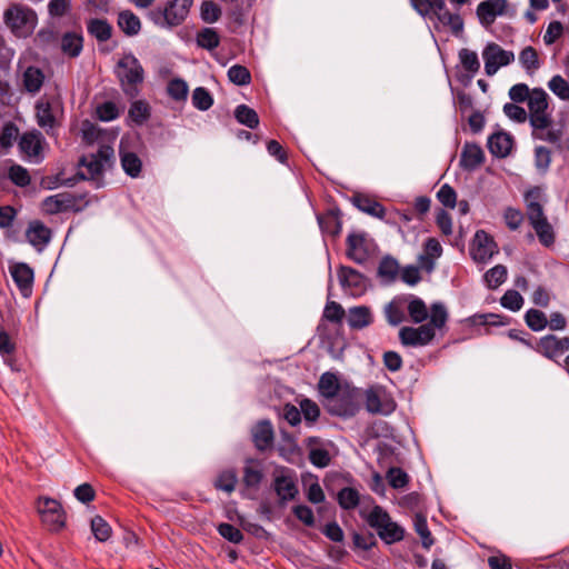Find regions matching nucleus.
<instances>
[{
    "instance_id": "1",
    "label": "nucleus",
    "mask_w": 569,
    "mask_h": 569,
    "mask_svg": "<svg viewBox=\"0 0 569 569\" xmlns=\"http://www.w3.org/2000/svg\"><path fill=\"white\" fill-rule=\"evenodd\" d=\"M528 103V118L532 128V137L549 143H558L561 139V130L552 128V114L549 109V96L541 88L531 90Z\"/></svg>"
},
{
    "instance_id": "2",
    "label": "nucleus",
    "mask_w": 569,
    "mask_h": 569,
    "mask_svg": "<svg viewBox=\"0 0 569 569\" xmlns=\"http://www.w3.org/2000/svg\"><path fill=\"white\" fill-rule=\"evenodd\" d=\"M448 321L446 307L436 302L430 308V320L419 327H402L399 330V340L405 347H423L429 345L436 337V329L441 330Z\"/></svg>"
},
{
    "instance_id": "3",
    "label": "nucleus",
    "mask_w": 569,
    "mask_h": 569,
    "mask_svg": "<svg viewBox=\"0 0 569 569\" xmlns=\"http://www.w3.org/2000/svg\"><path fill=\"white\" fill-rule=\"evenodd\" d=\"M542 198V190L539 187H535L526 192V217L535 230L540 243L545 247H551L555 243L556 234L551 223L545 214Z\"/></svg>"
},
{
    "instance_id": "4",
    "label": "nucleus",
    "mask_w": 569,
    "mask_h": 569,
    "mask_svg": "<svg viewBox=\"0 0 569 569\" xmlns=\"http://www.w3.org/2000/svg\"><path fill=\"white\" fill-rule=\"evenodd\" d=\"M114 74L119 86L129 99L140 94L144 80V70L140 61L132 53H124L114 67Z\"/></svg>"
},
{
    "instance_id": "5",
    "label": "nucleus",
    "mask_w": 569,
    "mask_h": 569,
    "mask_svg": "<svg viewBox=\"0 0 569 569\" xmlns=\"http://www.w3.org/2000/svg\"><path fill=\"white\" fill-rule=\"evenodd\" d=\"M113 157V149L110 146H100L98 151L96 153H90L87 156H83L80 161L79 166L81 168H86V171H79L74 177L62 179L60 176H57L56 179V187L57 186H68L72 187L77 183L79 180H87V179H96L98 178L103 170L104 164H107L111 158Z\"/></svg>"
},
{
    "instance_id": "6",
    "label": "nucleus",
    "mask_w": 569,
    "mask_h": 569,
    "mask_svg": "<svg viewBox=\"0 0 569 569\" xmlns=\"http://www.w3.org/2000/svg\"><path fill=\"white\" fill-rule=\"evenodd\" d=\"M410 2L417 12L423 17L433 13L443 26L451 29L453 34L458 36L462 32V18L458 13H451L447 9L445 0H410Z\"/></svg>"
},
{
    "instance_id": "7",
    "label": "nucleus",
    "mask_w": 569,
    "mask_h": 569,
    "mask_svg": "<svg viewBox=\"0 0 569 569\" xmlns=\"http://www.w3.org/2000/svg\"><path fill=\"white\" fill-rule=\"evenodd\" d=\"M193 0H167L164 8L149 12L150 20L159 27L180 26L188 17Z\"/></svg>"
},
{
    "instance_id": "8",
    "label": "nucleus",
    "mask_w": 569,
    "mask_h": 569,
    "mask_svg": "<svg viewBox=\"0 0 569 569\" xmlns=\"http://www.w3.org/2000/svg\"><path fill=\"white\" fill-rule=\"evenodd\" d=\"M37 21V14L28 7L14 4L6 10L4 22L18 36L31 32Z\"/></svg>"
},
{
    "instance_id": "9",
    "label": "nucleus",
    "mask_w": 569,
    "mask_h": 569,
    "mask_svg": "<svg viewBox=\"0 0 569 569\" xmlns=\"http://www.w3.org/2000/svg\"><path fill=\"white\" fill-rule=\"evenodd\" d=\"M42 523L53 532L60 531L66 525V513L59 501L51 498H40L37 505Z\"/></svg>"
},
{
    "instance_id": "10",
    "label": "nucleus",
    "mask_w": 569,
    "mask_h": 569,
    "mask_svg": "<svg viewBox=\"0 0 569 569\" xmlns=\"http://www.w3.org/2000/svg\"><path fill=\"white\" fill-rule=\"evenodd\" d=\"M396 407V401L385 387L372 386L366 391V409L370 413L388 416Z\"/></svg>"
},
{
    "instance_id": "11",
    "label": "nucleus",
    "mask_w": 569,
    "mask_h": 569,
    "mask_svg": "<svg viewBox=\"0 0 569 569\" xmlns=\"http://www.w3.org/2000/svg\"><path fill=\"white\" fill-rule=\"evenodd\" d=\"M323 403L329 413L339 417H352L359 410L355 392L349 389H341Z\"/></svg>"
},
{
    "instance_id": "12",
    "label": "nucleus",
    "mask_w": 569,
    "mask_h": 569,
    "mask_svg": "<svg viewBox=\"0 0 569 569\" xmlns=\"http://www.w3.org/2000/svg\"><path fill=\"white\" fill-rule=\"evenodd\" d=\"M486 74H496L499 68L510 64L515 60L512 51L502 49L499 44L491 42L482 51Z\"/></svg>"
},
{
    "instance_id": "13",
    "label": "nucleus",
    "mask_w": 569,
    "mask_h": 569,
    "mask_svg": "<svg viewBox=\"0 0 569 569\" xmlns=\"http://www.w3.org/2000/svg\"><path fill=\"white\" fill-rule=\"evenodd\" d=\"M533 350L549 360L557 361L569 351V337L543 336L539 338Z\"/></svg>"
},
{
    "instance_id": "14",
    "label": "nucleus",
    "mask_w": 569,
    "mask_h": 569,
    "mask_svg": "<svg viewBox=\"0 0 569 569\" xmlns=\"http://www.w3.org/2000/svg\"><path fill=\"white\" fill-rule=\"evenodd\" d=\"M79 198L70 192H61L43 199L41 209L47 214H57L66 211H79Z\"/></svg>"
},
{
    "instance_id": "15",
    "label": "nucleus",
    "mask_w": 569,
    "mask_h": 569,
    "mask_svg": "<svg viewBox=\"0 0 569 569\" xmlns=\"http://www.w3.org/2000/svg\"><path fill=\"white\" fill-rule=\"evenodd\" d=\"M508 1L485 0L477 6L476 14L482 27L489 29L498 17L506 16Z\"/></svg>"
},
{
    "instance_id": "16",
    "label": "nucleus",
    "mask_w": 569,
    "mask_h": 569,
    "mask_svg": "<svg viewBox=\"0 0 569 569\" xmlns=\"http://www.w3.org/2000/svg\"><path fill=\"white\" fill-rule=\"evenodd\" d=\"M497 252L493 238L485 230H478L471 244V256L477 262H486Z\"/></svg>"
},
{
    "instance_id": "17",
    "label": "nucleus",
    "mask_w": 569,
    "mask_h": 569,
    "mask_svg": "<svg viewBox=\"0 0 569 569\" xmlns=\"http://www.w3.org/2000/svg\"><path fill=\"white\" fill-rule=\"evenodd\" d=\"M339 282L351 296H360L367 289L366 278L351 267L341 266L338 270Z\"/></svg>"
},
{
    "instance_id": "18",
    "label": "nucleus",
    "mask_w": 569,
    "mask_h": 569,
    "mask_svg": "<svg viewBox=\"0 0 569 569\" xmlns=\"http://www.w3.org/2000/svg\"><path fill=\"white\" fill-rule=\"evenodd\" d=\"M26 238L37 251L41 252L51 241L52 231L42 221L32 220L26 230Z\"/></svg>"
},
{
    "instance_id": "19",
    "label": "nucleus",
    "mask_w": 569,
    "mask_h": 569,
    "mask_svg": "<svg viewBox=\"0 0 569 569\" xmlns=\"http://www.w3.org/2000/svg\"><path fill=\"white\" fill-rule=\"evenodd\" d=\"M347 256L356 263H363L370 254V243L365 233H351L347 237Z\"/></svg>"
},
{
    "instance_id": "20",
    "label": "nucleus",
    "mask_w": 569,
    "mask_h": 569,
    "mask_svg": "<svg viewBox=\"0 0 569 569\" xmlns=\"http://www.w3.org/2000/svg\"><path fill=\"white\" fill-rule=\"evenodd\" d=\"M264 478L262 462L254 458H248L244 461L242 470V483L248 489H259Z\"/></svg>"
},
{
    "instance_id": "21",
    "label": "nucleus",
    "mask_w": 569,
    "mask_h": 569,
    "mask_svg": "<svg viewBox=\"0 0 569 569\" xmlns=\"http://www.w3.org/2000/svg\"><path fill=\"white\" fill-rule=\"evenodd\" d=\"M252 441L259 451H264L272 447L274 432L269 420L259 421L251 431Z\"/></svg>"
},
{
    "instance_id": "22",
    "label": "nucleus",
    "mask_w": 569,
    "mask_h": 569,
    "mask_svg": "<svg viewBox=\"0 0 569 569\" xmlns=\"http://www.w3.org/2000/svg\"><path fill=\"white\" fill-rule=\"evenodd\" d=\"M273 489L281 503L296 499L299 490L295 479L286 473L274 477Z\"/></svg>"
},
{
    "instance_id": "23",
    "label": "nucleus",
    "mask_w": 569,
    "mask_h": 569,
    "mask_svg": "<svg viewBox=\"0 0 569 569\" xmlns=\"http://www.w3.org/2000/svg\"><path fill=\"white\" fill-rule=\"evenodd\" d=\"M13 281L23 296H29L33 283V270L23 262L13 264L10 268Z\"/></svg>"
},
{
    "instance_id": "24",
    "label": "nucleus",
    "mask_w": 569,
    "mask_h": 569,
    "mask_svg": "<svg viewBox=\"0 0 569 569\" xmlns=\"http://www.w3.org/2000/svg\"><path fill=\"white\" fill-rule=\"evenodd\" d=\"M485 161V153L480 146L476 143H465L460 154V167L472 171L480 167Z\"/></svg>"
},
{
    "instance_id": "25",
    "label": "nucleus",
    "mask_w": 569,
    "mask_h": 569,
    "mask_svg": "<svg viewBox=\"0 0 569 569\" xmlns=\"http://www.w3.org/2000/svg\"><path fill=\"white\" fill-rule=\"evenodd\" d=\"M512 137L502 131L495 132L488 138V149L498 158L507 157L512 149Z\"/></svg>"
},
{
    "instance_id": "26",
    "label": "nucleus",
    "mask_w": 569,
    "mask_h": 569,
    "mask_svg": "<svg viewBox=\"0 0 569 569\" xmlns=\"http://www.w3.org/2000/svg\"><path fill=\"white\" fill-rule=\"evenodd\" d=\"M352 203L362 212L382 219L386 213L385 207L377 200L366 194H355Z\"/></svg>"
},
{
    "instance_id": "27",
    "label": "nucleus",
    "mask_w": 569,
    "mask_h": 569,
    "mask_svg": "<svg viewBox=\"0 0 569 569\" xmlns=\"http://www.w3.org/2000/svg\"><path fill=\"white\" fill-rule=\"evenodd\" d=\"M36 117L39 127L47 131L56 127V117L52 110V104L47 99H40L36 104Z\"/></svg>"
},
{
    "instance_id": "28",
    "label": "nucleus",
    "mask_w": 569,
    "mask_h": 569,
    "mask_svg": "<svg viewBox=\"0 0 569 569\" xmlns=\"http://www.w3.org/2000/svg\"><path fill=\"white\" fill-rule=\"evenodd\" d=\"M372 315L368 307L359 306L350 308L348 311V325L352 329H363L371 325Z\"/></svg>"
},
{
    "instance_id": "29",
    "label": "nucleus",
    "mask_w": 569,
    "mask_h": 569,
    "mask_svg": "<svg viewBox=\"0 0 569 569\" xmlns=\"http://www.w3.org/2000/svg\"><path fill=\"white\" fill-rule=\"evenodd\" d=\"M41 133L37 131L23 133L19 140L21 152L28 157H38L41 151Z\"/></svg>"
},
{
    "instance_id": "30",
    "label": "nucleus",
    "mask_w": 569,
    "mask_h": 569,
    "mask_svg": "<svg viewBox=\"0 0 569 569\" xmlns=\"http://www.w3.org/2000/svg\"><path fill=\"white\" fill-rule=\"evenodd\" d=\"M318 389L320 395L325 398V401H327L342 388L339 383L338 377L335 373L325 372L319 379Z\"/></svg>"
},
{
    "instance_id": "31",
    "label": "nucleus",
    "mask_w": 569,
    "mask_h": 569,
    "mask_svg": "<svg viewBox=\"0 0 569 569\" xmlns=\"http://www.w3.org/2000/svg\"><path fill=\"white\" fill-rule=\"evenodd\" d=\"M90 36L94 37L99 42L108 41L112 36V27L104 19H90L87 23Z\"/></svg>"
},
{
    "instance_id": "32",
    "label": "nucleus",
    "mask_w": 569,
    "mask_h": 569,
    "mask_svg": "<svg viewBox=\"0 0 569 569\" xmlns=\"http://www.w3.org/2000/svg\"><path fill=\"white\" fill-rule=\"evenodd\" d=\"M83 47V38L77 32H66L61 39V50L64 54L76 58Z\"/></svg>"
},
{
    "instance_id": "33",
    "label": "nucleus",
    "mask_w": 569,
    "mask_h": 569,
    "mask_svg": "<svg viewBox=\"0 0 569 569\" xmlns=\"http://www.w3.org/2000/svg\"><path fill=\"white\" fill-rule=\"evenodd\" d=\"M118 26L127 36H136L141 29V22L138 16L126 10L119 13Z\"/></svg>"
},
{
    "instance_id": "34",
    "label": "nucleus",
    "mask_w": 569,
    "mask_h": 569,
    "mask_svg": "<svg viewBox=\"0 0 569 569\" xmlns=\"http://www.w3.org/2000/svg\"><path fill=\"white\" fill-rule=\"evenodd\" d=\"M44 74L36 67H28L23 72V86L30 93H37L43 86Z\"/></svg>"
},
{
    "instance_id": "35",
    "label": "nucleus",
    "mask_w": 569,
    "mask_h": 569,
    "mask_svg": "<svg viewBox=\"0 0 569 569\" xmlns=\"http://www.w3.org/2000/svg\"><path fill=\"white\" fill-rule=\"evenodd\" d=\"M321 230L331 236H338L341 231V220L338 211L330 210L318 217Z\"/></svg>"
},
{
    "instance_id": "36",
    "label": "nucleus",
    "mask_w": 569,
    "mask_h": 569,
    "mask_svg": "<svg viewBox=\"0 0 569 569\" xmlns=\"http://www.w3.org/2000/svg\"><path fill=\"white\" fill-rule=\"evenodd\" d=\"M399 270L398 261L390 256H386L379 263L378 276L388 283L393 282L399 274Z\"/></svg>"
},
{
    "instance_id": "37",
    "label": "nucleus",
    "mask_w": 569,
    "mask_h": 569,
    "mask_svg": "<svg viewBox=\"0 0 569 569\" xmlns=\"http://www.w3.org/2000/svg\"><path fill=\"white\" fill-rule=\"evenodd\" d=\"M238 482V475L234 469H226L218 473L213 481V486L217 490L231 493L234 491Z\"/></svg>"
},
{
    "instance_id": "38",
    "label": "nucleus",
    "mask_w": 569,
    "mask_h": 569,
    "mask_svg": "<svg viewBox=\"0 0 569 569\" xmlns=\"http://www.w3.org/2000/svg\"><path fill=\"white\" fill-rule=\"evenodd\" d=\"M407 310L409 313L410 319L415 323H422L426 321L429 317V310L427 308V305L425 301L417 297H411Z\"/></svg>"
},
{
    "instance_id": "39",
    "label": "nucleus",
    "mask_w": 569,
    "mask_h": 569,
    "mask_svg": "<svg viewBox=\"0 0 569 569\" xmlns=\"http://www.w3.org/2000/svg\"><path fill=\"white\" fill-rule=\"evenodd\" d=\"M234 118L239 123L250 129H254L259 126L258 113L247 104H240L236 108Z\"/></svg>"
},
{
    "instance_id": "40",
    "label": "nucleus",
    "mask_w": 569,
    "mask_h": 569,
    "mask_svg": "<svg viewBox=\"0 0 569 569\" xmlns=\"http://www.w3.org/2000/svg\"><path fill=\"white\" fill-rule=\"evenodd\" d=\"M519 61L528 73H533L540 68L538 52L531 46H528L521 50L519 53Z\"/></svg>"
},
{
    "instance_id": "41",
    "label": "nucleus",
    "mask_w": 569,
    "mask_h": 569,
    "mask_svg": "<svg viewBox=\"0 0 569 569\" xmlns=\"http://www.w3.org/2000/svg\"><path fill=\"white\" fill-rule=\"evenodd\" d=\"M415 530L421 538V543L425 549H429L435 540L432 538V535L428 528L427 519L421 513H416L413 519Z\"/></svg>"
},
{
    "instance_id": "42",
    "label": "nucleus",
    "mask_w": 569,
    "mask_h": 569,
    "mask_svg": "<svg viewBox=\"0 0 569 569\" xmlns=\"http://www.w3.org/2000/svg\"><path fill=\"white\" fill-rule=\"evenodd\" d=\"M378 536L388 545L401 541L405 537V530L401 526L392 520L387 523L381 530L378 531Z\"/></svg>"
},
{
    "instance_id": "43",
    "label": "nucleus",
    "mask_w": 569,
    "mask_h": 569,
    "mask_svg": "<svg viewBox=\"0 0 569 569\" xmlns=\"http://www.w3.org/2000/svg\"><path fill=\"white\" fill-rule=\"evenodd\" d=\"M338 503L345 510L355 509L358 507L360 496L357 489L345 487L338 492Z\"/></svg>"
},
{
    "instance_id": "44",
    "label": "nucleus",
    "mask_w": 569,
    "mask_h": 569,
    "mask_svg": "<svg viewBox=\"0 0 569 569\" xmlns=\"http://www.w3.org/2000/svg\"><path fill=\"white\" fill-rule=\"evenodd\" d=\"M129 118L136 124L144 123L150 117L149 104L143 100H136L131 103L129 108Z\"/></svg>"
},
{
    "instance_id": "45",
    "label": "nucleus",
    "mask_w": 569,
    "mask_h": 569,
    "mask_svg": "<svg viewBox=\"0 0 569 569\" xmlns=\"http://www.w3.org/2000/svg\"><path fill=\"white\" fill-rule=\"evenodd\" d=\"M121 166L128 176L136 178L141 172L142 162L134 152H123L121 153Z\"/></svg>"
},
{
    "instance_id": "46",
    "label": "nucleus",
    "mask_w": 569,
    "mask_h": 569,
    "mask_svg": "<svg viewBox=\"0 0 569 569\" xmlns=\"http://www.w3.org/2000/svg\"><path fill=\"white\" fill-rule=\"evenodd\" d=\"M367 522L371 528H375L377 532L381 530L391 521L389 513L383 510L380 506H375L367 516Z\"/></svg>"
},
{
    "instance_id": "47",
    "label": "nucleus",
    "mask_w": 569,
    "mask_h": 569,
    "mask_svg": "<svg viewBox=\"0 0 569 569\" xmlns=\"http://www.w3.org/2000/svg\"><path fill=\"white\" fill-rule=\"evenodd\" d=\"M197 43L207 50L216 49L220 43V37L213 28H204L197 36Z\"/></svg>"
},
{
    "instance_id": "48",
    "label": "nucleus",
    "mask_w": 569,
    "mask_h": 569,
    "mask_svg": "<svg viewBox=\"0 0 569 569\" xmlns=\"http://www.w3.org/2000/svg\"><path fill=\"white\" fill-rule=\"evenodd\" d=\"M525 321L532 331H541L548 325L546 315L538 309H529L525 315Z\"/></svg>"
},
{
    "instance_id": "49",
    "label": "nucleus",
    "mask_w": 569,
    "mask_h": 569,
    "mask_svg": "<svg viewBox=\"0 0 569 569\" xmlns=\"http://www.w3.org/2000/svg\"><path fill=\"white\" fill-rule=\"evenodd\" d=\"M549 90L563 101L569 100V82L560 74L553 76L548 81Z\"/></svg>"
},
{
    "instance_id": "50",
    "label": "nucleus",
    "mask_w": 569,
    "mask_h": 569,
    "mask_svg": "<svg viewBox=\"0 0 569 569\" xmlns=\"http://www.w3.org/2000/svg\"><path fill=\"white\" fill-rule=\"evenodd\" d=\"M91 530L98 541L104 542L111 537V527L101 517L96 516L91 519Z\"/></svg>"
},
{
    "instance_id": "51",
    "label": "nucleus",
    "mask_w": 569,
    "mask_h": 569,
    "mask_svg": "<svg viewBox=\"0 0 569 569\" xmlns=\"http://www.w3.org/2000/svg\"><path fill=\"white\" fill-rule=\"evenodd\" d=\"M229 80L237 86H247L251 82L249 69L241 64H234L228 70Z\"/></svg>"
},
{
    "instance_id": "52",
    "label": "nucleus",
    "mask_w": 569,
    "mask_h": 569,
    "mask_svg": "<svg viewBox=\"0 0 569 569\" xmlns=\"http://www.w3.org/2000/svg\"><path fill=\"white\" fill-rule=\"evenodd\" d=\"M506 278L507 268L502 264H497L485 273V281L491 289H495L499 287L501 283H503L506 281Z\"/></svg>"
},
{
    "instance_id": "53",
    "label": "nucleus",
    "mask_w": 569,
    "mask_h": 569,
    "mask_svg": "<svg viewBox=\"0 0 569 569\" xmlns=\"http://www.w3.org/2000/svg\"><path fill=\"white\" fill-rule=\"evenodd\" d=\"M221 8L212 0H206L201 3L200 16L207 23H213L221 17Z\"/></svg>"
},
{
    "instance_id": "54",
    "label": "nucleus",
    "mask_w": 569,
    "mask_h": 569,
    "mask_svg": "<svg viewBox=\"0 0 569 569\" xmlns=\"http://www.w3.org/2000/svg\"><path fill=\"white\" fill-rule=\"evenodd\" d=\"M192 104L197 109L206 111L213 104V98L206 88L198 87L192 92Z\"/></svg>"
},
{
    "instance_id": "55",
    "label": "nucleus",
    "mask_w": 569,
    "mask_h": 569,
    "mask_svg": "<svg viewBox=\"0 0 569 569\" xmlns=\"http://www.w3.org/2000/svg\"><path fill=\"white\" fill-rule=\"evenodd\" d=\"M188 84L182 79H173L168 83L167 92L176 101H184L188 97Z\"/></svg>"
},
{
    "instance_id": "56",
    "label": "nucleus",
    "mask_w": 569,
    "mask_h": 569,
    "mask_svg": "<svg viewBox=\"0 0 569 569\" xmlns=\"http://www.w3.org/2000/svg\"><path fill=\"white\" fill-rule=\"evenodd\" d=\"M459 59L463 69L471 73H476L480 68L479 59L475 51L463 48L459 51Z\"/></svg>"
},
{
    "instance_id": "57",
    "label": "nucleus",
    "mask_w": 569,
    "mask_h": 569,
    "mask_svg": "<svg viewBox=\"0 0 569 569\" xmlns=\"http://www.w3.org/2000/svg\"><path fill=\"white\" fill-rule=\"evenodd\" d=\"M551 163V151L543 146L535 148V166L541 173H546Z\"/></svg>"
},
{
    "instance_id": "58",
    "label": "nucleus",
    "mask_w": 569,
    "mask_h": 569,
    "mask_svg": "<svg viewBox=\"0 0 569 569\" xmlns=\"http://www.w3.org/2000/svg\"><path fill=\"white\" fill-rule=\"evenodd\" d=\"M387 479L389 485L393 489H402L409 482V476L401 468L392 467L387 472Z\"/></svg>"
},
{
    "instance_id": "59",
    "label": "nucleus",
    "mask_w": 569,
    "mask_h": 569,
    "mask_svg": "<svg viewBox=\"0 0 569 569\" xmlns=\"http://www.w3.org/2000/svg\"><path fill=\"white\" fill-rule=\"evenodd\" d=\"M500 302L503 308L509 309L511 311H518L521 309L523 305V298L518 291L508 290L502 296Z\"/></svg>"
},
{
    "instance_id": "60",
    "label": "nucleus",
    "mask_w": 569,
    "mask_h": 569,
    "mask_svg": "<svg viewBox=\"0 0 569 569\" xmlns=\"http://www.w3.org/2000/svg\"><path fill=\"white\" fill-rule=\"evenodd\" d=\"M19 134V129L13 122H7L0 134V146L3 149H9L12 147L13 141L17 139Z\"/></svg>"
},
{
    "instance_id": "61",
    "label": "nucleus",
    "mask_w": 569,
    "mask_h": 569,
    "mask_svg": "<svg viewBox=\"0 0 569 569\" xmlns=\"http://www.w3.org/2000/svg\"><path fill=\"white\" fill-rule=\"evenodd\" d=\"M9 178L16 186L19 187H26L31 181L28 170L19 164H13L10 167Z\"/></svg>"
},
{
    "instance_id": "62",
    "label": "nucleus",
    "mask_w": 569,
    "mask_h": 569,
    "mask_svg": "<svg viewBox=\"0 0 569 569\" xmlns=\"http://www.w3.org/2000/svg\"><path fill=\"white\" fill-rule=\"evenodd\" d=\"M437 199L447 208L453 209L457 206V193L448 183L441 186L437 192Z\"/></svg>"
},
{
    "instance_id": "63",
    "label": "nucleus",
    "mask_w": 569,
    "mask_h": 569,
    "mask_svg": "<svg viewBox=\"0 0 569 569\" xmlns=\"http://www.w3.org/2000/svg\"><path fill=\"white\" fill-rule=\"evenodd\" d=\"M346 312L341 305L335 301H329L323 310V318L333 323H340Z\"/></svg>"
},
{
    "instance_id": "64",
    "label": "nucleus",
    "mask_w": 569,
    "mask_h": 569,
    "mask_svg": "<svg viewBox=\"0 0 569 569\" xmlns=\"http://www.w3.org/2000/svg\"><path fill=\"white\" fill-rule=\"evenodd\" d=\"M218 532L228 541L232 543H240L243 540L242 532L231 523H220Z\"/></svg>"
}]
</instances>
